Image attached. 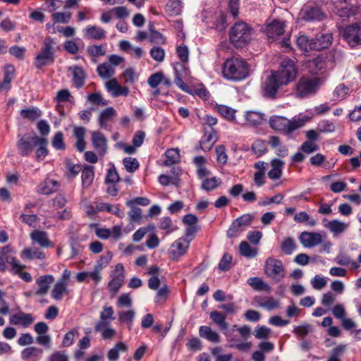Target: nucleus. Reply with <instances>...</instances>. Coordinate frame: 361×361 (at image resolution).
<instances>
[{
  "label": "nucleus",
  "mask_w": 361,
  "mask_h": 361,
  "mask_svg": "<svg viewBox=\"0 0 361 361\" xmlns=\"http://www.w3.org/2000/svg\"><path fill=\"white\" fill-rule=\"evenodd\" d=\"M322 84L319 78H302L295 87V94L298 97L304 98L314 94Z\"/></svg>",
  "instance_id": "5"
},
{
  "label": "nucleus",
  "mask_w": 361,
  "mask_h": 361,
  "mask_svg": "<svg viewBox=\"0 0 361 361\" xmlns=\"http://www.w3.org/2000/svg\"><path fill=\"white\" fill-rule=\"evenodd\" d=\"M116 116V111L112 107H108L103 110L99 116V123L101 127L104 128L108 121Z\"/></svg>",
  "instance_id": "47"
},
{
  "label": "nucleus",
  "mask_w": 361,
  "mask_h": 361,
  "mask_svg": "<svg viewBox=\"0 0 361 361\" xmlns=\"http://www.w3.org/2000/svg\"><path fill=\"white\" fill-rule=\"evenodd\" d=\"M165 155L164 165L166 166H171L179 160V151L178 149H169L166 152Z\"/></svg>",
  "instance_id": "50"
},
{
  "label": "nucleus",
  "mask_w": 361,
  "mask_h": 361,
  "mask_svg": "<svg viewBox=\"0 0 361 361\" xmlns=\"http://www.w3.org/2000/svg\"><path fill=\"white\" fill-rule=\"evenodd\" d=\"M2 255L5 258L6 263L10 264L11 265V271L12 274L18 273L19 269H23L25 268V266L23 264H20L19 262L11 255L12 249L8 247H4L1 250Z\"/></svg>",
  "instance_id": "20"
},
{
  "label": "nucleus",
  "mask_w": 361,
  "mask_h": 361,
  "mask_svg": "<svg viewBox=\"0 0 361 361\" xmlns=\"http://www.w3.org/2000/svg\"><path fill=\"white\" fill-rule=\"evenodd\" d=\"M223 76L231 80H241L248 75L246 61L242 59L232 58L227 59L222 69Z\"/></svg>",
  "instance_id": "2"
},
{
  "label": "nucleus",
  "mask_w": 361,
  "mask_h": 361,
  "mask_svg": "<svg viewBox=\"0 0 361 361\" xmlns=\"http://www.w3.org/2000/svg\"><path fill=\"white\" fill-rule=\"evenodd\" d=\"M271 334V329L265 326H258L255 329V336L257 339H267Z\"/></svg>",
  "instance_id": "63"
},
{
  "label": "nucleus",
  "mask_w": 361,
  "mask_h": 361,
  "mask_svg": "<svg viewBox=\"0 0 361 361\" xmlns=\"http://www.w3.org/2000/svg\"><path fill=\"white\" fill-rule=\"evenodd\" d=\"M297 73L295 61L290 59H283L279 70L271 71L266 77L262 84L263 96L266 98L275 99L280 87L293 81Z\"/></svg>",
  "instance_id": "1"
},
{
  "label": "nucleus",
  "mask_w": 361,
  "mask_h": 361,
  "mask_svg": "<svg viewBox=\"0 0 361 361\" xmlns=\"http://www.w3.org/2000/svg\"><path fill=\"white\" fill-rule=\"evenodd\" d=\"M306 66L310 73L317 75L325 68V62L322 58L317 57L309 60L306 63Z\"/></svg>",
  "instance_id": "35"
},
{
  "label": "nucleus",
  "mask_w": 361,
  "mask_h": 361,
  "mask_svg": "<svg viewBox=\"0 0 361 361\" xmlns=\"http://www.w3.org/2000/svg\"><path fill=\"white\" fill-rule=\"evenodd\" d=\"M94 177V167L92 166H85L82 170V184L84 188H88L92 183Z\"/></svg>",
  "instance_id": "43"
},
{
  "label": "nucleus",
  "mask_w": 361,
  "mask_h": 361,
  "mask_svg": "<svg viewBox=\"0 0 361 361\" xmlns=\"http://www.w3.org/2000/svg\"><path fill=\"white\" fill-rule=\"evenodd\" d=\"M151 57L157 62H162L165 58V51L157 46L153 47L149 51Z\"/></svg>",
  "instance_id": "60"
},
{
  "label": "nucleus",
  "mask_w": 361,
  "mask_h": 361,
  "mask_svg": "<svg viewBox=\"0 0 361 361\" xmlns=\"http://www.w3.org/2000/svg\"><path fill=\"white\" fill-rule=\"evenodd\" d=\"M252 35L253 30L248 24L238 21L231 27L229 37L235 47H243L251 41Z\"/></svg>",
  "instance_id": "4"
},
{
  "label": "nucleus",
  "mask_w": 361,
  "mask_h": 361,
  "mask_svg": "<svg viewBox=\"0 0 361 361\" xmlns=\"http://www.w3.org/2000/svg\"><path fill=\"white\" fill-rule=\"evenodd\" d=\"M159 228L165 231L166 234H170L177 229V227L169 216H164L160 219Z\"/></svg>",
  "instance_id": "48"
},
{
  "label": "nucleus",
  "mask_w": 361,
  "mask_h": 361,
  "mask_svg": "<svg viewBox=\"0 0 361 361\" xmlns=\"http://www.w3.org/2000/svg\"><path fill=\"white\" fill-rule=\"evenodd\" d=\"M154 230L155 226L152 224L140 228L133 235V240L135 242H140L148 232L154 231Z\"/></svg>",
  "instance_id": "53"
},
{
  "label": "nucleus",
  "mask_w": 361,
  "mask_h": 361,
  "mask_svg": "<svg viewBox=\"0 0 361 361\" xmlns=\"http://www.w3.org/2000/svg\"><path fill=\"white\" fill-rule=\"evenodd\" d=\"M258 302L260 307L267 310H272L279 306V302L273 298H264Z\"/></svg>",
  "instance_id": "51"
},
{
  "label": "nucleus",
  "mask_w": 361,
  "mask_h": 361,
  "mask_svg": "<svg viewBox=\"0 0 361 361\" xmlns=\"http://www.w3.org/2000/svg\"><path fill=\"white\" fill-rule=\"evenodd\" d=\"M347 42L354 47L361 43V26L359 24H354L347 27L343 33Z\"/></svg>",
  "instance_id": "13"
},
{
  "label": "nucleus",
  "mask_w": 361,
  "mask_h": 361,
  "mask_svg": "<svg viewBox=\"0 0 361 361\" xmlns=\"http://www.w3.org/2000/svg\"><path fill=\"white\" fill-rule=\"evenodd\" d=\"M123 166L128 172L133 173L139 167L138 161L133 157H126L123 160Z\"/></svg>",
  "instance_id": "57"
},
{
  "label": "nucleus",
  "mask_w": 361,
  "mask_h": 361,
  "mask_svg": "<svg viewBox=\"0 0 361 361\" xmlns=\"http://www.w3.org/2000/svg\"><path fill=\"white\" fill-rule=\"evenodd\" d=\"M69 71H71L73 73V81L75 86L77 88H80L84 85L85 73L82 69V68L74 66L69 68Z\"/></svg>",
  "instance_id": "31"
},
{
  "label": "nucleus",
  "mask_w": 361,
  "mask_h": 361,
  "mask_svg": "<svg viewBox=\"0 0 361 361\" xmlns=\"http://www.w3.org/2000/svg\"><path fill=\"white\" fill-rule=\"evenodd\" d=\"M204 130L205 133L202 137L200 145L203 151L207 152L212 149L213 145L217 141V137L214 128L207 130V128L204 127Z\"/></svg>",
  "instance_id": "21"
},
{
  "label": "nucleus",
  "mask_w": 361,
  "mask_h": 361,
  "mask_svg": "<svg viewBox=\"0 0 361 361\" xmlns=\"http://www.w3.org/2000/svg\"><path fill=\"white\" fill-rule=\"evenodd\" d=\"M128 350V346L122 342H119L116 345L110 349L107 353V357L110 361H116L119 357L120 352H126Z\"/></svg>",
  "instance_id": "44"
},
{
  "label": "nucleus",
  "mask_w": 361,
  "mask_h": 361,
  "mask_svg": "<svg viewBox=\"0 0 361 361\" xmlns=\"http://www.w3.org/2000/svg\"><path fill=\"white\" fill-rule=\"evenodd\" d=\"M20 114L24 118L35 121L41 116V111L37 108L23 109Z\"/></svg>",
  "instance_id": "59"
},
{
  "label": "nucleus",
  "mask_w": 361,
  "mask_h": 361,
  "mask_svg": "<svg viewBox=\"0 0 361 361\" xmlns=\"http://www.w3.org/2000/svg\"><path fill=\"white\" fill-rule=\"evenodd\" d=\"M54 281V277L51 274L43 275L38 277L36 279V284L38 286V289L35 292L36 295H46Z\"/></svg>",
  "instance_id": "19"
},
{
  "label": "nucleus",
  "mask_w": 361,
  "mask_h": 361,
  "mask_svg": "<svg viewBox=\"0 0 361 361\" xmlns=\"http://www.w3.org/2000/svg\"><path fill=\"white\" fill-rule=\"evenodd\" d=\"M348 224L337 219L329 221L324 224V227L328 228L334 235L343 233L348 228Z\"/></svg>",
  "instance_id": "32"
},
{
  "label": "nucleus",
  "mask_w": 361,
  "mask_h": 361,
  "mask_svg": "<svg viewBox=\"0 0 361 361\" xmlns=\"http://www.w3.org/2000/svg\"><path fill=\"white\" fill-rule=\"evenodd\" d=\"M348 92V87L343 83H341L336 86L335 88L333 93V97L336 100H342L347 96Z\"/></svg>",
  "instance_id": "56"
},
{
  "label": "nucleus",
  "mask_w": 361,
  "mask_h": 361,
  "mask_svg": "<svg viewBox=\"0 0 361 361\" xmlns=\"http://www.w3.org/2000/svg\"><path fill=\"white\" fill-rule=\"evenodd\" d=\"M199 335L201 338L213 343H219L221 341L219 334L208 326H200Z\"/></svg>",
  "instance_id": "25"
},
{
  "label": "nucleus",
  "mask_w": 361,
  "mask_h": 361,
  "mask_svg": "<svg viewBox=\"0 0 361 361\" xmlns=\"http://www.w3.org/2000/svg\"><path fill=\"white\" fill-rule=\"evenodd\" d=\"M219 185V181L216 178H206L202 181V188L206 191H211L216 188Z\"/></svg>",
  "instance_id": "64"
},
{
  "label": "nucleus",
  "mask_w": 361,
  "mask_h": 361,
  "mask_svg": "<svg viewBox=\"0 0 361 361\" xmlns=\"http://www.w3.org/2000/svg\"><path fill=\"white\" fill-rule=\"evenodd\" d=\"M285 163L279 159H274L271 161V169L268 172L267 176L271 180H278L282 176V169Z\"/></svg>",
  "instance_id": "26"
},
{
  "label": "nucleus",
  "mask_w": 361,
  "mask_h": 361,
  "mask_svg": "<svg viewBox=\"0 0 361 361\" xmlns=\"http://www.w3.org/2000/svg\"><path fill=\"white\" fill-rule=\"evenodd\" d=\"M92 142L95 150L99 155H104L107 149V140L104 135L99 131L92 133Z\"/></svg>",
  "instance_id": "17"
},
{
  "label": "nucleus",
  "mask_w": 361,
  "mask_h": 361,
  "mask_svg": "<svg viewBox=\"0 0 361 361\" xmlns=\"http://www.w3.org/2000/svg\"><path fill=\"white\" fill-rule=\"evenodd\" d=\"M286 26V22L283 20L269 19L262 30L269 39L274 40L283 34Z\"/></svg>",
  "instance_id": "9"
},
{
  "label": "nucleus",
  "mask_w": 361,
  "mask_h": 361,
  "mask_svg": "<svg viewBox=\"0 0 361 361\" xmlns=\"http://www.w3.org/2000/svg\"><path fill=\"white\" fill-rule=\"evenodd\" d=\"M217 111L223 117L228 121H233L235 119V110L229 106L219 105L217 106Z\"/></svg>",
  "instance_id": "55"
},
{
  "label": "nucleus",
  "mask_w": 361,
  "mask_h": 361,
  "mask_svg": "<svg viewBox=\"0 0 361 361\" xmlns=\"http://www.w3.org/2000/svg\"><path fill=\"white\" fill-rule=\"evenodd\" d=\"M133 301L130 295L128 293L121 294L117 300L116 305L118 307L129 308L132 306Z\"/></svg>",
  "instance_id": "62"
},
{
  "label": "nucleus",
  "mask_w": 361,
  "mask_h": 361,
  "mask_svg": "<svg viewBox=\"0 0 361 361\" xmlns=\"http://www.w3.org/2000/svg\"><path fill=\"white\" fill-rule=\"evenodd\" d=\"M37 145L35 146L37 147L35 154L36 159L37 161L43 160L45 157L48 154V140L45 137H40L39 138H37Z\"/></svg>",
  "instance_id": "34"
},
{
  "label": "nucleus",
  "mask_w": 361,
  "mask_h": 361,
  "mask_svg": "<svg viewBox=\"0 0 361 361\" xmlns=\"http://www.w3.org/2000/svg\"><path fill=\"white\" fill-rule=\"evenodd\" d=\"M332 35L330 33L319 34L313 39V48L314 51H321L327 49L332 42Z\"/></svg>",
  "instance_id": "23"
},
{
  "label": "nucleus",
  "mask_w": 361,
  "mask_h": 361,
  "mask_svg": "<svg viewBox=\"0 0 361 361\" xmlns=\"http://www.w3.org/2000/svg\"><path fill=\"white\" fill-rule=\"evenodd\" d=\"M97 74L103 79H111L115 74V68L110 63H103L97 66Z\"/></svg>",
  "instance_id": "36"
},
{
  "label": "nucleus",
  "mask_w": 361,
  "mask_h": 361,
  "mask_svg": "<svg viewBox=\"0 0 361 361\" xmlns=\"http://www.w3.org/2000/svg\"><path fill=\"white\" fill-rule=\"evenodd\" d=\"M20 257L28 260H33L35 259H44L46 257V255L45 253L39 248L26 247L21 252Z\"/></svg>",
  "instance_id": "28"
},
{
  "label": "nucleus",
  "mask_w": 361,
  "mask_h": 361,
  "mask_svg": "<svg viewBox=\"0 0 361 361\" xmlns=\"http://www.w3.org/2000/svg\"><path fill=\"white\" fill-rule=\"evenodd\" d=\"M30 237L33 244H37L41 247H54V243L50 241L48 234L45 231L35 229L30 233Z\"/></svg>",
  "instance_id": "15"
},
{
  "label": "nucleus",
  "mask_w": 361,
  "mask_h": 361,
  "mask_svg": "<svg viewBox=\"0 0 361 361\" xmlns=\"http://www.w3.org/2000/svg\"><path fill=\"white\" fill-rule=\"evenodd\" d=\"M100 320L95 324V331H102V328L109 326L110 323L115 319L114 317V309L111 306H104L100 312Z\"/></svg>",
  "instance_id": "16"
},
{
  "label": "nucleus",
  "mask_w": 361,
  "mask_h": 361,
  "mask_svg": "<svg viewBox=\"0 0 361 361\" xmlns=\"http://www.w3.org/2000/svg\"><path fill=\"white\" fill-rule=\"evenodd\" d=\"M253 219L251 214H245L235 219L227 231V237L228 238L236 237L252 224Z\"/></svg>",
  "instance_id": "7"
},
{
  "label": "nucleus",
  "mask_w": 361,
  "mask_h": 361,
  "mask_svg": "<svg viewBox=\"0 0 361 361\" xmlns=\"http://www.w3.org/2000/svg\"><path fill=\"white\" fill-rule=\"evenodd\" d=\"M181 0H169L166 5V12L171 16H177L182 12Z\"/></svg>",
  "instance_id": "38"
},
{
  "label": "nucleus",
  "mask_w": 361,
  "mask_h": 361,
  "mask_svg": "<svg viewBox=\"0 0 361 361\" xmlns=\"http://www.w3.org/2000/svg\"><path fill=\"white\" fill-rule=\"evenodd\" d=\"M111 276L112 279L109 283V287L111 292L116 293L124 282V267L123 264H117Z\"/></svg>",
  "instance_id": "12"
},
{
  "label": "nucleus",
  "mask_w": 361,
  "mask_h": 361,
  "mask_svg": "<svg viewBox=\"0 0 361 361\" xmlns=\"http://www.w3.org/2000/svg\"><path fill=\"white\" fill-rule=\"evenodd\" d=\"M300 243L305 247H312L322 243V236L319 233L315 232H302L299 236Z\"/></svg>",
  "instance_id": "14"
},
{
  "label": "nucleus",
  "mask_w": 361,
  "mask_h": 361,
  "mask_svg": "<svg viewBox=\"0 0 361 361\" xmlns=\"http://www.w3.org/2000/svg\"><path fill=\"white\" fill-rule=\"evenodd\" d=\"M43 350L37 347H28L24 349L21 353V357L23 360L27 361H37L42 357Z\"/></svg>",
  "instance_id": "29"
},
{
  "label": "nucleus",
  "mask_w": 361,
  "mask_h": 361,
  "mask_svg": "<svg viewBox=\"0 0 361 361\" xmlns=\"http://www.w3.org/2000/svg\"><path fill=\"white\" fill-rule=\"evenodd\" d=\"M87 53L93 58L104 56L106 50L104 45H91L87 49Z\"/></svg>",
  "instance_id": "52"
},
{
  "label": "nucleus",
  "mask_w": 361,
  "mask_h": 361,
  "mask_svg": "<svg viewBox=\"0 0 361 361\" xmlns=\"http://www.w3.org/2000/svg\"><path fill=\"white\" fill-rule=\"evenodd\" d=\"M210 319L222 331H226L228 328V324L226 322V315L218 311H212L210 313Z\"/></svg>",
  "instance_id": "37"
},
{
  "label": "nucleus",
  "mask_w": 361,
  "mask_h": 361,
  "mask_svg": "<svg viewBox=\"0 0 361 361\" xmlns=\"http://www.w3.org/2000/svg\"><path fill=\"white\" fill-rule=\"evenodd\" d=\"M173 68L176 73L174 82L180 89L187 92L188 87L183 80V78L187 76L188 72L185 66L180 63H176Z\"/></svg>",
  "instance_id": "18"
},
{
  "label": "nucleus",
  "mask_w": 361,
  "mask_h": 361,
  "mask_svg": "<svg viewBox=\"0 0 361 361\" xmlns=\"http://www.w3.org/2000/svg\"><path fill=\"white\" fill-rule=\"evenodd\" d=\"M84 37L87 39L100 40L106 37V32L100 27L89 25L84 30Z\"/></svg>",
  "instance_id": "24"
},
{
  "label": "nucleus",
  "mask_w": 361,
  "mask_h": 361,
  "mask_svg": "<svg viewBox=\"0 0 361 361\" xmlns=\"http://www.w3.org/2000/svg\"><path fill=\"white\" fill-rule=\"evenodd\" d=\"M284 267L281 260L273 257L267 259L264 271L268 277L279 281L284 277Z\"/></svg>",
  "instance_id": "8"
},
{
  "label": "nucleus",
  "mask_w": 361,
  "mask_h": 361,
  "mask_svg": "<svg viewBox=\"0 0 361 361\" xmlns=\"http://www.w3.org/2000/svg\"><path fill=\"white\" fill-rule=\"evenodd\" d=\"M135 312L133 310L118 312V319L121 323L127 324L129 330H131L135 319Z\"/></svg>",
  "instance_id": "39"
},
{
  "label": "nucleus",
  "mask_w": 361,
  "mask_h": 361,
  "mask_svg": "<svg viewBox=\"0 0 361 361\" xmlns=\"http://www.w3.org/2000/svg\"><path fill=\"white\" fill-rule=\"evenodd\" d=\"M51 145L56 150H63L65 149L63 142V134L61 132H57L53 137Z\"/></svg>",
  "instance_id": "61"
},
{
  "label": "nucleus",
  "mask_w": 361,
  "mask_h": 361,
  "mask_svg": "<svg viewBox=\"0 0 361 361\" xmlns=\"http://www.w3.org/2000/svg\"><path fill=\"white\" fill-rule=\"evenodd\" d=\"M247 283L256 290H266L269 292L270 286L259 277H251L247 279Z\"/></svg>",
  "instance_id": "46"
},
{
  "label": "nucleus",
  "mask_w": 361,
  "mask_h": 361,
  "mask_svg": "<svg viewBox=\"0 0 361 361\" xmlns=\"http://www.w3.org/2000/svg\"><path fill=\"white\" fill-rule=\"evenodd\" d=\"M307 121L308 118L306 116L288 120L283 116H274L270 117L269 123L270 127L276 131H282L286 134H290L295 130L302 127Z\"/></svg>",
  "instance_id": "3"
},
{
  "label": "nucleus",
  "mask_w": 361,
  "mask_h": 361,
  "mask_svg": "<svg viewBox=\"0 0 361 361\" xmlns=\"http://www.w3.org/2000/svg\"><path fill=\"white\" fill-rule=\"evenodd\" d=\"M264 114L255 111H247L245 114V119L250 126H258L263 123L265 120Z\"/></svg>",
  "instance_id": "33"
},
{
  "label": "nucleus",
  "mask_w": 361,
  "mask_h": 361,
  "mask_svg": "<svg viewBox=\"0 0 361 361\" xmlns=\"http://www.w3.org/2000/svg\"><path fill=\"white\" fill-rule=\"evenodd\" d=\"M54 23H68L71 18L70 12L54 13L51 16Z\"/></svg>",
  "instance_id": "58"
},
{
  "label": "nucleus",
  "mask_w": 361,
  "mask_h": 361,
  "mask_svg": "<svg viewBox=\"0 0 361 361\" xmlns=\"http://www.w3.org/2000/svg\"><path fill=\"white\" fill-rule=\"evenodd\" d=\"M240 253L247 258L255 257L257 254V250L252 247L247 242L243 241L239 246Z\"/></svg>",
  "instance_id": "49"
},
{
  "label": "nucleus",
  "mask_w": 361,
  "mask_h": 361,
  "mask_svg": "<svg viewBox=\"0 0 361 361\" xmlns=\"http://www.w3.org/2000/svg\"><path fill=\"white\" fill-rule=\"evenodd\" d=\"M67 287V284L57 281L51 290V297L56 300H61L64 295L68 293Z\"/></svg>",
  "instance_id": "40"
},
{
  "label": "nucleus",
  "mask_w": 361,
  "mask_h": 361,
  "mask_svg": "<svg viewBox=\"0 0 361 361\" xmlns=\"http://www.w3.org/2000/svg\"><path fill=\"white\" fill-rule=\"evenodd\" d=\"M34 322V318L30 314L20 312L15 314L10 317V323L13 325L22 324L24 327L29 326Z\"/></svg>",
  "instance_id": "27"
},
{
  "label": "nucleus",
  "mask_w": 361,
  "mask_h": 361,
  "mask_svg": "<svg viewBox=\"0 0 361 361\" xmlns=\"http://www.w3.org/2000/svg\"><path fill=\"white\" fill-rule=\"evenodd\" d=\"M335 11L336 14L341 18L349 17L354 13L352 7L350 6L346 1L343 2H336L335 4Z\"/></svg>",
  "instance_id": "42"
},
{
  "label": "nucleus",
  "mask_w": 361,
  "mask_h": 361,
  "mask_svg": "<svg viewBox=\"0 0 361 361\" xmlns=\"http://www.w3.org/2000/svg\"><path fill=\"white\" fill-rule=\"evenodd\" d=\"M110 168L109 169L106 176V182L108 183H116L120 180V176L114 164L110 163Z\"/></svg>",
  "instance_id": "54"
},
{
  "label": "nucleus",
  "mask_w": 361,
  "mask_h": 361,
  "mask_svg": "<svg viewBox=\"0 0 361 361\" xmlns=\"http://www.w3.org/2000/svg\"><path fill=\"white\" fill-rule=\"evenodd\" d=\"M59 183L52 179H46L41 183L38 188V192L43 195H49L58 190Z\"/></svg>",
  "instance_id": "30"
},
{
  "label": "nucleus",
  "mask_w": 361,
  "mask_h": 361,
  "mask_svg": "<svg viewBox=\"0 0 361 361\" xmlns=\"http://www.w3.org/2000/svg\"><path fill=\"white\" fill-rule=\"evenodd\" d=\"M296 249L297 244L295 240L291 237L285 238L281 243V250L282 252L286 255H292Z\"/></svg>",
  "instance_id": "45"
},
{
  "label": "nucleus",
  "mask_w": 361,
  "mask_h": 361,
  "mask_svg": "<svg viewBox=\"0 0 361 361\" xmlns=\"http://www.w3.org/2000/svg\"><path fill=\"white\" fill-rule=\"evenodd\" d=\"M53 40L51 38L46 39L43 47L35 59V66L37 68H42L48 66L54 61V55L52 51Z\"/></svg>",
  "instance_id": "6"
},
{
  "label": "nucleus",
  "mask_w": 361,
  "mask_h": 361,
  "mask_svg": "<svg viewBox=\"0 0 361 361\" xmlns=\"http://www.w3.org/2000/svg\"><path fill=\"white\" fill-rule=\"evenodd\" d=\"M39 136L34 135L30 136L27 134L24 135L17 142V147L19 154L23 157L29 156L33 151L34 147L37 145V138Z\"/></svg>",
  "instance_id": "11"
},
{
  "label": "nucleus",
  "mask_w": 361,
  "mask_h": 361,
  "mask_svg": "<svg viewBox=\"0 0 361 361\" xmlns=\"http://www.w3.org/2000/svg\"><path fill=\"white\" fill-rule=\"evenodd\" d=\"M189 246V240L187 238H178L171 244L169 250V258L174 261L179 260L187 253Z\"/></svg>",
  "instance_id": "10"
},
{
  "label": "nucleus",
  "mask_w": 361,
  "mask_h": 361,
  "mask_svg": "<svg viewBox=\"0 0 361 361\" xmlns=\"http://www.w3.org/2000/svg\"><path fill=\"white\" fill-rule=\"evenodd\" d=\"M323 16V13L317 7H306L300 13V18L306 21L320 20Z\"/></svg>",
  "instance_id": "22"
},
{
  "label": "nucleus",
  "mask_w": 361,
  "mask_h": 361,
  "mask_svg": "<svg viewBox=\"0 0 361 361\" xmlns=\"http://www.w3.org/2000/svg\"><path fill=\"white\" fill-rule=\"evenodd\" d=\"M296 43L298 47L305 52L314 50L313 38L310 39L307 35H300L296 39Z\"/></svg>",
  "instance_id": "41"
}]
</instances>
